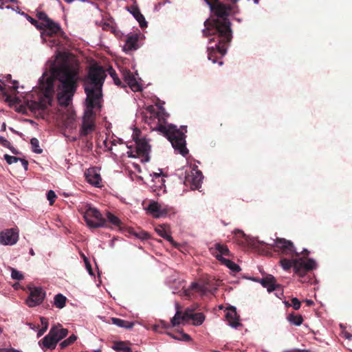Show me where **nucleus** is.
I'll list each match as a JSON object with an SVG mask.
<instances>
[{
	"instance_id": "obj_39",
	"label": "nucleus",
	"mask_w": 352,
	"mask_h": 352,
	"mask_svg": "<svg viewBox=\"0 0 352 352\" xmlns=\"http://www.w3.org/2000/svg\"><path fill=\"white\" fill-rule=\"evenodd\" d=\"M190 288L192 289H195L197 292L205 293L206 292V287L204 285H201L198 284L197 283H192L190 285Z\"/></svg>"
},
{
	"instance_id": "obj_29",
	"label": "nucleus",
	"mask_w": 352,
	"mask_h": 352,
	"mask_svg": "<svg viewBox=\"0 0 352 352\" xmlns=\"http://www.w3.org/2000/svg\"><path fill=\"white\" fill-rule=\"evenodd\" d=\"M176 309L177 311L174 317L171 319V324L173 327L177 326L182 322H184L182 320V311H180V307L178 303L176 304Z\"/></svg>"
},
{
	"instance_id": "obj_57",
	"label": "nucleus",
	"mask_w": 352,
	"mask_h": 352,
	"mask_svg": "<svg viewBox=\"0 0 352 352\" xmlns=\"http://www.w3.org/2000/svg\"><path fill=\"white\" fill-rule=\"evenodd\" d=\"M182 340H184V341H190L191 340V338L188 334L182 333Z\"/></svg>"
},
{
	"instance_id": "obj_36",
	"label": "nucleus",
	"mask_w": 352,
	"mask_h": 352,
	"mask_svg": "<svg viewBox=\"0 0 352 352\" xmlns=\"http://www.w3.org/2000/svg\"><path fill=\"white\" fill-rule=\"evenodd\" d=\"M11 277L14 280H21L24 278L23 273L14 268L11 267Z\"/></svg>"
},
{
	"instance_id": "obj_24",
	"label": "nucleus",
	"mask_w": 352,
	"mask_h": 352,
	"mask_svg": "<svg viewBox=\"0 0 352 352\" xmlns=\"http://www.w3.org/2000/svg\"><path fill=\"white\" fill-rule=\"evenodd\" d=\"M111 321L113 324L126 329H130L134 326L133 322H130L118 318H112Z\"/></svg>"
},
{
	"instance_id": "obj_56",
	"label": "nucleus",
	"mask_w": 352,
	"mask_h": 352,
	"mask_svg": "<svg viewBox=\"0 0 352 352\" xmlns=\"http://www.w3.org/2000/svg\"><path fill=\"white\" fill-rule=\"evenodd\" d=\"M109 74L113 80L115 78H116V77H118L117 73L113 69H111V70L109 71Z\"/></svg>"
},
{
	"instance_id": "obj_61",
	"label": "nucleus",
	"mask_w": 352,
	"mask_h": 352,
	"mask_svg": "<svg viewBox=\"0 0 352 352\" xmlns=\"http://www.w3.org/2000/svg\"><path fill=\"white\" fill-rule=\"evenodd\" d=\"M6 123H3V124L1 126V131H6Z\"/></svg>"
},
{
	"instance_id": "obj_26",
	"label": "nucleus",
	"mask_w": 352,
	"mask_h": 352,
	"mask_svg": "<svg viewBox=\"0 0 352 352\" xmlns=\"http://www.w3.org/2000/svg\"><path fill=\"white\" fill-rule=\"evenodd\" d=\"M155 231L161 237L166 239L168 241L170 242L171 244L176 246L177 243L174 241L173 238L166 232L164 228L162 226H159L155 228Z\"/></svg>"
},
{
	"instance_id": "obj_41",
	"label": "nucleus",
	"mask_w": 352,
	"mask_h": 352,
	"mask_svg": "<svg viewBox=\"0 0 352 352\" xmlns=\"http://www.w3.org/2000/svg\"><path fill=\"white\" fill-rule=\"evenodd\" d=\"M36 17L39 20L43 21V23H46L47 21H48V20L50 19V18L48 17L47 14L43 11L38 12L36 14Z\"/></svg>"
},
{
	"instance_id": "obj_46",
	"label": "nucleus",
	"mask_w": 352,
	"mask_h": 352,
	"mask_svg": "<svg viewBox=\"0 0 352 352\" xmlns=\"http://www.w3.org/2000/svg\"><path fill=\"white\" fill-rule=\"evenodd\" d=\"M10 143L8 140L0 135V144L4 147H10Z\"/></svg>"
},
{
	"instance_id": "obj_49",
	"label": "nucleus",
	"mask_w": 352,
	"mask_h": 352,
	"mask_svg": "<svg viewBox=\"0 0 352 352\" xmlns=\"http://www.w3.org/2000/svg\"><path fill=\"white\" fill-rule=\"evenodd\" d=\"M135 235L140 239H145L148 238V234L146 232H141L139 234H135Z\"/></svg>"
},
{
	"instance_id": "obj_45",
	"label": "nucleus",
	"mask_w": 352,
	"mask_h": 352,
	"mask_svg": "<svg viewBox=\"0 0 352 352\" xmlns=\"http://www.w3.org/2000/svg\"><path fill=\"white\" fill-rule=\"evenodd\" d=\"M5 78H6L7 80H9V81H10L12 83V85H13V86H12L13 90L16 91V89H18V83H19L18 81H16V80H12V76H11V74H7L5 76Z\"/></svg>"
},
{
	"instance_id": "obj_44",
	"label": "nucleus",
	"mask_w": 352,
	"mask_h": 352,
	"mask_svg": "<svg viewBox=\"0 0 352 352\" xmlns=\"http://www.w3.org/2000/svg\"><path fill=\"white\" fill-rule=\"evenodd\" d=\"M182 320L184 322H188L190 320H192L193 313H188V311L182 312Z\"/></svg>"
},
{
	"instance_id": "obj_34",
	"label": "nucleus",
	"mask_w": 352,
	"mask_h": 352,
	"mask_svg": "<svg viewBox=\"0 0 352 352\" xmlns=\"http://www.w3.org/2000/svg\"><path fill=\"white\" fill-rule=\"evenodd\" d=\"M77 340V336L74 334L71 335L67 339L63 340L60 344V347L61 349L66 348L67 346L73 344Z\"/></svg>"
},
{
	"instance_id": "obj_7",
	"label": "nucleus",
	"mask_w": 352,
	"mask_h": 352,
	"mask_svg": "<svg viewBox=\"0 0 352 352\" xmlns=\"http://www.w3.org/2000/svg\"><path fill=\"white\" fill-rule=\"evenodd\" d=\"M213 36L210 39V43H215L214 46L208 47V58L213 63H217V59L222 58L227 52V46L231 41H222L219 37V34H210ZM219 65H223V61L218 62Z\"/></svg>"
},
{
	"instance_id": "obj_51",
	"label": "nucleus",
	"mask_w": 352,
	"mask_h": 352,
	"mask_svg": "<svg viewBox=\"0 0 352 352\" xmlns=\"http://www.w3.org/2000/svg\"><path fill=\"white\" fill-rule=\"evenodd\" d=\"M19 161L21 162V164L25 170H28V162L25 159L19 160Z\"/></svg>"
},
{
	"instance_id": "obj_35",
	"label": "nucleus",
	"mask_w": 352,
	"mask_h": 352,
	"mask_svg": "<svg viewBox=\"0 0 352 352\" xmlns=\"http://www.w3.org/2000/svg\"><path fill=\"white\" fill-rule=\"evenodd\" d=\"M30 144L32 145V151L36 153H41L43 152V150L39 146V142L38 139L36 138H33L30 140Z\"/></svg>"
},
{
	"instance_id": "obj_17",
	"label": "nucleus",
	"mask_w": 352,
	"mask_h": 352,
	"mask_svg": "<svg viewBox=\"0 0 352 352\" xmlns=\"http://www.w3.org/2000/svg\"><path fill=\"white\" fill-rule=\"evenodd\" d=\"M259 283L263 287L267 288L269 292H272L278 288H280V285L276 283V280L272 275H267L260 279Z\"/></svg>"
},
{
	"instance_id": "obj_40",
	"label": "nucleus",
	"mask_w": 352,
	"mask_h": 352,
	"mask_svg": "<svg viewBox=\"0 0 352 352\" xmlns=\"http://www.w3.org/2000/svg\"><path fill=\"white\" fill-rule=\"evenodd\" d=\"M59 32H53L52 30H50L47 28H44L43 31L41 32V35L43 37H53L54 36L58 34Z\"/></svg>"
},
{
	"instance_id": "obj_4",
	"label": "nucleus",
	"mask_w": 352,
	"mask_h": 352,
	"mask_svg": "<svg viewBox=\"0 0 352 352\" xmlns=\"http://www.w3.org/2000/svg\"><path fill=\"white\" fill-rule=\"evenodd\" d=\"M147 109L151 113L150 118L157 119L156 130L170 142L176 151L185 157L188 153L185 135L187 132V126H182L180 129H177V126L173 124L166 125V120L168 114L162 107H160L159 111H156L154 107L149 106Z\"/></svg>"
},
{
	"instance_id": "obj_64",
	"label": "nucleus",
	"mask_w": 352,
	"mask_h": 352,
	"mask_svg": "<svg viewBox=\"0 0 352 352\" xmlns=\"http://www.w3.org/2000/svg\"><path fill=\"white\" fill-rule=\"evenodd\" d=\"M306 302H307V305H313V303H314L313 301L311 300H307Z\"/></svg>"
},
{
	"instance_id": "obj_12",
	"label": "nucleus",
	"mask_w": 352,
	"mask_h": 352,
	"mask_svg": "<svg viewBox=\"0 0 352 352\" xmlns=\"http://www.w3.org/2000/svg\"><path fill=\"white\" fill-rule=\"evenodd\" d=\"M136 144V153L138 155L141 157L142 162H147L149 161V151L151 149L150 145L146 138H138L133 137Z\"/></svg>"
},
{
	"instance_id": "obj_13",
	"label": "nucleus",
	"mask_w": 352,
	"mask_h": 352,
	"mask_svg": "<svg viewBox=\"0 0 352 352\" xmlns=\"http://www.w3.org/2000/svg\"><path fill=\"white\" fill-rule=\"evenodd\" d=\"M19 238V234L16 230L11 228L7 229L0 233V243L3 245H14Z\"/></svg>"
},
{
	"instance_id": "obj_47",
	"label": "nucleus",
	"mask_w": 352,
	"mask_h": 352,
	"mask_svg": "<svg viewBox=\"0 0 352 352\" xmlns=\"http://www.w3.org/2000/svg\"><path fill=\"white\" fill-rule=\"evenodd\" d=\"M282 352H310V351L307 350V349H286Z\"/></svg>"
},
{
	"instance_id": "obj_54",
	"label": "nucleus",
	"mask_w": 352,
	"mask_h": 352,
	"mask_svg": "<svg viewBox=\"0 0 352 352\" xmlns=\"http://www.w3.org/2000/svg\"><path fill=\"white\" fill-rule=\"evenodd\" d=\"M301 254L303 256L302 258H303L305 261H307L309 259H305L309 254V251L307 250V249H304L303 251L301 252Z\"/></svg>"
},
{
	"instance_id": "obj_43",
	"label": "nucleus",
	"mask_w": 352,
	"mask_h": 352,
	"mask_svg": "<svg viewBox=\"0 0 352 352\" xmlns=\"http://www.w3.org/2000/svg\"><path fill=\"white\" fill-rule=\"evenodd\" d=\"M291 302V306H292L295 310H298L300 308L301 302L297 298H292Z\"/></svg>"
},
{
	"instance_id": "obj_53",
	"label": "nucleus",
	"mask_w": 352,
	"mask_h": 352,
	"mask_svg": "<svg viewBox=\"0 0 352 352\" xmlns=\"http://www.w3.org/2000/svg\"><path fill=\"white\" fill-rule=\"evenodd\" d=\"M0 352H22V351L16 350L13 348H10V349H1Z\"/></svg>"
},
{
	"instance_id": "obj_48",
	"label": "nucleus",
	"mask_w": 352,
	"mask_h": 352,
	"mask_svg": "<svg viewBox=\"0 0 352 352\" xmlns=\"http://www.w3.org/2000/svg\"><path fill=\"white\" fill-rule=\"evenodd\" d=\"M113 82L117 86H118L120 87H126V85L122 83V82L118 77H116V78L114 79Z\"/></svg>"
},
{
	"instance_id": "obj_32",
	"label": "nucleus",
	"mask_w": 352,
	"mask_h": 352,
	"mask_svg": "<svg viewBox=\"0 0 352 352\" xmlns=\"http://www.w3.org/2000/svg\"><path fill=\"white\" fill-rule=\"evenodd\" d=\"M107 219L109 222H110L115 226L120 227L122 224V222L120 220V219L110 212H108L107 213Z\"/></svg>"
},
{
	"instance_id": "obj_42",
	"label": "nucleus",
	"mask_w": 352,
	"mask_h": 352,
	"mask_svg": "<svg viewBox=\"0 0 352 352\" xmlns=\"http://www.w3.org/2000/svg\"><path fill=\"white\" fill-rule=\"evenodd\" d=\"M47 197L50 201V204L53 205L55 201V199L56 198V195L53 190H50L47 192Z\"/></svg>"
},
{
	"instance_id": "obj_52",
	"label": "nucleus",
	"mask_w": 352,
	"mask_h": 352,
	"mask_svg": "<svg viewBox=\"0 0 352 352\" xmlns=\"http://www.w3.org/2000/svg\"><path fill=\"white\" fill-rule=\"evenodd\" d=\"M41 322L43 327H48V320L47 318L44 317H41Z\"/></svg>"
},
{
	"instance_id": "obj_55",
	"label": "nucleus",
	"mask_w": 352,
	"mask_h": 352,
	"mask_svg": "<svg viewBox=\"0 0 352 352\" xmlns=\"http://www.w3.org/2000/svg\"><path fill=\"white\" fill-rule=\"evenodd\" d=\"M47 329L46 327H42V328L41 329H39V331L37 333V337H40L42 335H43V333L47 331Z\"/></svg>"
},
{
	"instance_id": "obj_38",
	"label": "nucleus",
	"mask_w": 352,
	"mask_h": 352,
	"mask_svg": "<svg viewBox=\"0 0 352 352\" xmlns=\"http://www.w3.org/2000/svg\"><path fill=\"white\" fill-rule=\"evenodd\" d=\"M190 288L192 289H195L197 292L205 293L206 292V287L204 285H201L198 284L197 283H192L190 285Z\"/></svg>"
},
{
	"instance_id": "obj_10",
	"label": "nucleus",
	"mask_w": 352,
	"mask_h": 352,
	"mask_svg": "<svg viewBox=\"0 0 352 352\" xmlns=\"http://www.w3.org/2000/svg\"><path fill=\"white\" fill-rule=\"evenodd\" d=\"M30 294L26 300V305L30 307H34L41 305L45 298L46 293L40 287H28Z\"/></svg>"
},
{
	"instance_id": "obj_62",
	"label": "nucleus",
	"mask_w": 352,
	"mask_h": 352,
	"mask_svg": "<svg viewBox=\"0 0 352 352\" xmlns=\"http://www.w3.org/2000/svg\"><path fill=\"white\" fill-rule=\"evenodd\" d=\"M28 324H29V326L30 327L31 329H34L35 328H37V327H36L35 325H34L32 323H29Z\"/></svg>"
},
{
	"instance_id": "obj_28",
	"label": "nucleus",
	"mask_w": 352,
	"mask_h": 352,
	"mask_svg": "<svg viewBox=\"0 0 352 352\" xmlns=\"http://www.w3.org/2000/svg\"><path fill=\"white\" fill-rule=\"evenodd\" d=\"M42 25L44 28H47L50 30H52L53 32H58L61 34L63 33L60 25L56 22H54L52 19L48 20L46 23H42Z\"/></svg>"
},
{
	"instance_id": "obj_25",
	"label": "nucleus",
	"mask_w": 352,
	"mask_h": 352,
	"mask_svg": "<svg viewBox=\"0 0 352 352\" xmlns=\"http://www.w3.org/2000/svg\"><path fill=\"white\" fill-rule=\"evenodd\" d=\"M287 320L290 324L295 326H300L303 322L302 316L300 314H296L294 312L288 314L287 316Z\"/></svg>"
},
{
	"instance_id": "obj_59",
	"label": "nucleus",
	"mask_w": 352,
	"mask_h": 352,
	"mask_svg": "<svg viewBox=\"0 0 352 352\" xmlns=\"http://www.w3.org/2000/svg\"><path fill=\"white\" fill-rule=\"evenodd\" d=\"M86 265H87V270H89V274L92 275L93 272H92V270H91V265L89 263H86Z\"/></svg>"
},
{
	"instance_id": "obj_3",
	"label": "nucleus",
	"mask_w": 352,
	"mask_h": 352,
	"mask_svg": "<svg viewBox=\"0 0 352 352\" xmlns=\"http://www.w3.org/2000/svg\"><path fill=\"white\" fill-rule=\"evenodd\" d=\"M209 6L210 10L217 18L214 19H207L204 22L205 29L203 30V34L208 37L210 34H219L222 41H231L232 38L231 23L228 16L232 10L230 5H226L219 0H205Z\"/></svg>"
},
{
	"instance_id": "obj_20",
	"label": "nucleus",
	"mask_w": 352,
	"mask_h": 352,
	"mask_svg": "<svg viewBox=\"0 0 352 352\" xmlns=\"http://www.w3.org/2000/svg\"><path fill=\"white\" fill-rule=\"evenodd\" d=\"M85 176L87 181L89 184L97 187L100 186L102 179L100 175L95 169H89L85 173Z\"/></svg>"
},
{
	"instance_id": "obj_22",
	"label": "nucleus",
	"mask_w": 352,
	"mask_h": 352,
	"mask_svg": "<svg viewBox=\"0 0 352 352\" xmlns=\"http://www.w3.org/2000/svg\"><path fill=\"white\" fill-rule=\"evenodd\" d=\"M138 36L137 34L129 36L125 41L124 49L126 51H131L138 49Z\"/></svg>"
},
{
	"instance_id": "obj_14",
	"label": "nucleus",
	"mask_w": 352,
	"mask_h": 352,
	"mask_svg": "<svg viewBox=\"0 0 352 352\" xmlns=\"http://www.w3.org/2000/svg\"><path fill=\"white\" fill-rule=\"evenodd\" d=\"M121 72L124 82L127 84L132 91H138L141 89L140 85L138 82L136 78L130 70L124 69H122Z\"/></svg>"
},
{
	"instance_id": "obj_60",
	"label": "nucleus",
	"mask_w": 352,
	"mask_h": 352,
	"mask_svg": "<svg viewBox=\"0 0 352 352\" xmlns=\"http://www.w3.org/2000/svg\"><path fill=\"white\" fill-rule=\"evenodd\" d=\"M160 177H161V173H153V177L160 179Z\"/></svg>"
},
{
	"instance_id": "obj_30",
	"label": "nucleus",
	"mask_w": 352,
	"mask_h": 352,
	"mask_svg": "<svg viewBox=\"0 0 352 352\" xmlns=\"http://www.w3.org/2000/svg\"><path fill=\"white\" fill-rule=\"evenodd\" d=\"M67 298L61 294L54 296V305L58 309H63L66 305Z\"/></svg>"
},
{
	"instance_id": "obj_33",
	"label": "nucleus",
	"mask_w": 352,
	"mask_h": 352,
	"mask_svg": "<svg viewBox=\"0 0 352 352\" xmlns=\"http://www.w3.org/2000/svg\"><path fill=\"white\" fill-rule=\"evenodd\" d=\"M205 320V316L202 313H193L192 320L194 325H201Z\"/></svg>"
},
{
	"instance_id": "obj_6",
	"label": "nucleus",
	"mask_w": 352,
	"mask_h": 352,
	"mask_svg": "<svg viewBox=\"0 0 352 352\" xmlns=\"http://www.w3.org/2000/svg\"><path fill=\"white\" fill-rule=\"evenodd\" d=\"M280 263L285 270H289L293 267L294 274L299 276V280L301 283H309L311 278L308 273L317 267V264L313 258H309L307 261L298 257L292 260L282 258Z\"/></svg>"
},
{
	"instance_id": "obj_27",
	"label": "nucleus",
	"mask_w": 352,
	"mask_h": 352,
	"mask_svg": "<svg viewBox=\"0 0 352 352\" xmlns=\"http://www.w3.org/2000/svg\"><path fill=\"white\" fill-rule=\"evenodd\" d=\"M219 261L227 266L233 272H239L241 270L240 267L230 259L221 257V258H219Z\"/></svg>"
},
{
	"instance_id": "obj_1",
	"label": "nucleus",
	"mask_w": 352,
	"mask_h": 352,
	"mask_svg": "<svg viewBox=\"0 0 352 352\" xmlns=\"http://www.w3.org/2000/svg\"><path fill=\"white\" fill-rule=\"evenodd\" d=\"M106 77L107 74L103 67L94 65L89 67L87 74L83 78L84 89L86 94V109L80 129V137L87 136L96 129L94 109L100 111L102 108V86Z\"/></svg>"
},
{
	"instance_id": "obj_50",
	"label": "nucleus",
	"mask_w": 352,
	"mask_h": 352,
	"mask_svg": "<svg viewBox=\"0 0 352 352\" xmlns=\"http://www.w3.org/2000/svg\"><path fill=\"white\" fill-rule=\"evenodd\" d=\"M342 336L344 338H345L347 340H351L352 338V334L348 332L347 331L344 330L342 331Z\"/></svg>"
},
{
	"instance_id": "obj_63",
	"label": "nucleus",
	"mask_w": 352,
	"mask_h": 352,
	"mask_svg": "<svg viewBox=\"0 0 352 352\" xmlns=\"http://www.w3.org/2000/svg\"><path fill=\"white\" fill-rule=\"evenodd\" d=\"M108 27H109V24H108V23H104V26H103V29H104V30H107Z\"/></svg>"
},
{
	"instance_id": "obj_2",
	"label": "nucleus",
	"mask_w": 352,
	"mask_h": 352,
	"mask_svg": "<svg viewBox=\"0 0 352 352\" xmlns=\"http://www.w3.org/2000/svg\"><path fill=\"white\" fill-rule=\"evenodd\" d=\"M52 74L58 80L57 100L59 105L67 107L72 101L80 80L77 65L62 63L52 69Z\"/></svg>"
},
{
	"instance_id": "obj_21",
	"label": "nucleus",
	"mask_w": 352,
	"mask_h": 352,
	"mask_svg": "<svg viewBox=\"0 0 352 352\" xmlns=\"http://www.w3.org/2000/svg\"><path fill=\"white\" fill-rule=\"evenodd\" d=\"M128 11L133 14L135 19L139 22L141 28L146 27L147 22L145 21L144 16L136 6H131L127 8Z\"/></svg>"
},
{
	"instance_id": "obj_19",
	"label": "nucleus",
	"mask_w": 352,
	"mask_h": 352,
	"mask_svg": "<svg viewBox=\"0 0 352 352\" xmlns=\"http://www.w3.org/2000/svg\"><path fill=\"white\" fill-rule=\"evenodd\" d=\"M147 210L155 217H160L167 213V210L162 208V206L155 201L151 202L148 206Z\"/></svg>"
},
{
	"instance_id": "obj_9",
	"label": "nucleus",
	"mask_w": 352,
	"mask_h": 352,
	"mask_svg": "<svg viewBox=\"0 0 352 352\" xmlns=\"http://www.w3.org/2000/svg\"><path fill=\"white\" fill-rule=\"evenodd\" d=\"M203 175L201 170L195 166L190 172L186 171L184 184L192 190L199 189L202 182Z\"/></svg>"
},
{
	"instance_id": "obj_23",
	"label": "nucleus",
	"mask_w": 352,
	"mask_h": 352,
	"mask_svg": "<svg viewBox=\"0 0 352 352\" xmlns=\"http://www.w3.org/2000/svg\"><path fill=\"white\" fill-rule=\"evenodd\" d=\"M54 331V338L58 342L60 340L65 338L68 334V330L62 327L60 324L52 327L50 331Z\"/></svg>"
},
{
	"instance_id": "obj_16",
	"label": "nucleus",
	"mask_w": 352,
	"mask_h": 352,
	"mask_svg": "<svg viewBox=\"0 0 352 352\" xmlns=\"http://www.w3.org/2000/svg\"><path fill=\"white\" fill-rule=\"evenodd\" d=\"M226 318L228 324L232 327L237 328L241 326V324L239 322V316L237 314L235 307H230L227 309Z\"/></svg>"
},
{
	"instance_id": "obj_8",
	"label": "nucleus",
	"mask_w": 352,
	"mask_h": 352,
	"mask_svg": "<svg viewBox=\"0 0 352 352\" xmlns=\"http://www.w3.org/2000/svg\"><path fill=\"white\" fill-rule=\"evenodd\" d=\"M87 225L91 228L107 227V220L96 208L87 205L85 211H81Z\"/></svg>"
},
{
	"instance_id": "obj_15",
	"label": "nucleus",
	"mask_w": 352,
	"mask_h": 352,
	"mask_svg": "<svg viewBox=\"0 0 352 352\" xmlns=\"http://www.w3.org/2000/svg\"><path fill=\"white\" fill-rule=\"evenodd\" d=\"M212 255L219 261V258L223 257V255L226 256H230L231 252L229 250L228 246L224 244L217 243L214 245V247L210 249Z\"/></svg>"
},
{
	"instance_id": "obj_5",
	"label": "nucleus",
	"mask_w": 352,
	"mask_h": 352,
	"mask_svg": "<svg viewBox=\"0 0 352 352\" xmlns=\"http://www.w3.org/2000/svg\"><path fill=\"white\" fill-rule=\"evenodd\" d=\"M235 234L239 237H242L243 241L242 243H245L249 247L257 251L264 250L265 248L274 250L275 252H280L282 254L287 255L289 257H298L300 254L295 250L294 243L284 238L277 237L273 239V243H265L255 238H251L247 236L243 231L236 230Z\"/></svg>"
},
{
	"instance_id": "obj_11",
	"label": "nucleus",
	"mask_w": 352,
	"mask_h": 352,
	"mask_svg": "<svg viewBox=\"0 0 352 352\" xmlns=\"http://www.w3.org/2000/svg\"><path fill=\"white\" fill-rule=\"evenodd\" d=\"M54 95V89L52 86L48 85L46 88L44 94V96L45 98V100L47 102V104L43 103V101L40 102H36V101H28L27 106L28 107L29 109L32 112H36L38 110H45L47 109V106L52 105V101Z\"/></svg>"
},
{
	"instance_id": "obj_31",
	"label": "nucleus",
	"mask_w": 352,
	"mask_h": 352,
	"mask_svg": "<svg viewBox=\"0 0 352 352\" xmlns=\"http://www.w3.org/2000/svg\"><path fill=\"white\" fill-rule=\"evenodd\" d=\"M113 349L117 352H131V349L124 342H116L112 346Z\"/></svg>"
},
{
	"instance_id": "obj_18",
	"label": "nucleus",
	"mask_w": 352,
	"mask_h": 352,
	"mask_svg": "<svg viewBox=\"0 0 352 352\" xmlns=\"http://www.w3.org/2000/svg\"><path fill=\"white\" fill-rule=\"evenodd\" d=\"M54 331V330L50 331L49 333L39 341V344L42 346L43 349L53 350L56 348L58 342L53 337V335L55 334Z\"/></svg>"
},
{
	"instance_id": "obj_58",
	"label": "nucleus",
	"mask_w": 352,
	"mask_h": 352,
	"mask_svg": "<svg viewBox=\"0 0 352 352\" xmlns=\"http://www.w3.org/2000/svg\"><path fill=\"white\" fill-rule=\"evenodd\" d=\"M8 148H9L11 152L15 155H17L19 154V153L18 152V151H16L12 145H11V143H10V147H7Z\"/></svg>"
},
{
	"instance_id": "obj_37",
	"label": "nucleus",
	"mask_w": 352,
	"mask_h": 352,
	"mask_svg": "<svg viewBox=\"0 0 352 352\" xmlns=\"http://www.w3.org/2000/svg\"><path fill=\"white\" fill-rule=\"evenodd\" d=\"M4 159L6 160V162L8 164H12L13 163H16V162H19V160H21L20 157L11 156V155H9L8 154L4 155Z\"/></svg>"
}]
</instances>
